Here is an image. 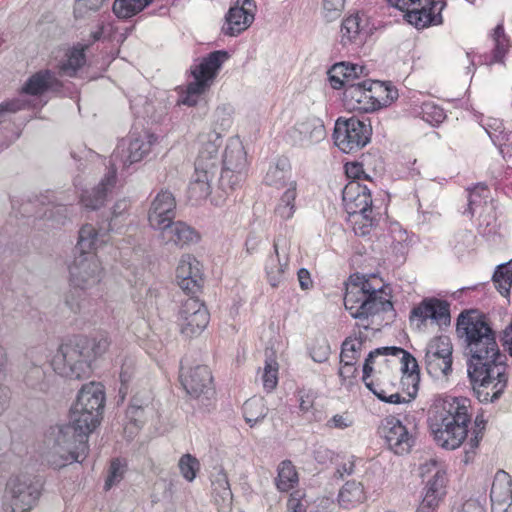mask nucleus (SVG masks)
Instances as JSON below:
<instances>
[{
  "mask_svg": "<svg viewBox=\"0 0 512 512\" xmlns=\"http://www.w3.org/2000/svg\"><path fill=\"white\" fill-rule=\"evenodd\" d=\"M456 333L470 355L467 369L505 363L506 356L500 352L495 331L484 314L477 310L461 312Z\"/></svg>",
  "mask_w": 512,
  "mask_h": 512,
  "instance_id": "f257e3e1",
  "label": "nucleus"
},
{
  "mask_svg": "<svg viewBox=\"0 0 512 512\" xmlns=\"http://www.w3.org/2000/svg\"><path fill=\"white\" fill-rule=\"evenodd\" d=\"M471 402L465 397L437 396L429 411V427L443 448H458L468 435Z\"/></svg>",
  "mask_w": 512,
  "mask_h": 512,
  "instance_id": "f03ea898",
  "label": "nucleus"
},
{
  "mask_svg": "<svg viewBox=\"0 0 512 512\" xmlns=\"http://www.w3.org/2000/svg\"><path fill=\"white\" fill-rule=\"evenodd\" d=\"M89 433L71 422L51 426L44 438L45 458L54 468H62L69 463H81L87 456Z\"/></svg>",
  "mask_w": 512,
  "mask_h": 512,
  "instance_id": "7ed1b4c3",
  "label": "nucleus"
},
{
  "mask_svg": "<svg viewBox=\"0 0 512 512\" xmlns=\"http://www.w3.org/2000/svg\"><path fill=\"white\" fill-rule=\"evenodd\" d=\"M344 306L354 319H367L382 312L393 311L386 288H376L368 279L358 275L351 276L346 284Z\"/></svg>",
  "mask_w": 512,
  "mask_h": 512,
  "instance_id": "20e7f679",
  "label": "nucleus"
},
{
  "mask_svg": "<svg viewBox=\"0 0 512 512\" xmlns=\"http://www.w3.org/2000/svg\"><path fill=\"white\" fill-rule=\"evenodd\" d=\"M228 58L227 51L217 50L203 57L199 64L191 66L193 81L187 85L186 90L180 95L178 104L193 107L203 103L206 106L204 95L212 86L223 63Z\"/></svg>",
  "mask_w": 512,
  "mask_h": 512,
  "instance_id": "39448f33",
  "label": "nucleus"
},
{
  "mask_svg": "<svg viewBox=\"0 0 512 512\" xmlns=\"http://www.w3.org/2000/svg\"><path fill=\"white\" fill-rule=\"evenodd\" d=\"M87 343L85 336H76L62 343L51 361L53 371L70 379L87 377L92 363L86 350Z\"/></svg>",
  "mask_w": 512,
  "mask_h": 512,
  "instance_id": "423d86ee",
  "label": "nucleus"
},
{
  "mask_svg": "<svg viewBox=\"0 0 512 512\" xmlns=\"http://www.w3.org/2000/svg\"><path fill=\"white\" fill-rule=\"evenodd\" d=\"M104 401L103 386L100 383L83 385L70 409L71 422L80 425L81 429L90 434L100 424Z\"/></svg>",
  "mask_w": 512,
  "mask_h": 512,
  "instance_id": "0eeeda50",
  "label": "nucleus"
},
{
  "mask_svg": "<svg viewBox=\"0 0 512 512\" xmlns=\"http://www.w3.org/2000/svg\"><path fill=\"white\" fill-rule=\"evenodd\" d=\"M39 478L21 474L11 477L4 491V506L10 512H30L38 503L42 493Z\"/></svg>",
  "mask_w": 512,
  "mask_h": 512,
  "instance_id": "6e6552de",
  "label": "nucleus"
},
{
  "mask_svg": "<svg viewBox=\"0 0 512 512\" xmlns=\"http://www.w3.org/2000/svg\"><path fill=\"white\" fill-rule=\"evenodd\" d=\"M467 373L474 394L480 402L498 400L507 386L505 363L470 368Z\"/></svg>",
  "mask_w": 512,
  "mask_h": 512,
  "instance_id": "1a4fd4ad",
  "label": "nucleus"
},
{
  "mask_svg": "<svg viewBox=\"0 0 512 512\" xmlns=\"http://www.w3.org/2000/svg\"><path fill=\"white\" fill-rule=\"evenodd\" d=\"M344 100L353 109L369 110L367 104L374 99L379 106H387L398 97V91L380 81L362 80L348 83Z\"/></svg>",
  "mask_w": 512,
  "mask_h": 512,
  "instance_id": "9d476101",
  "label": "nucleus"
},
{
  "mask_svg": "<svg viewBox=\"0 0 512 512\" xmlns=\"http://www.w3.org/2000/svg\"><path fill=\"white\" fill-rule=\"evenodd\" d=\"M47 349L44 346L29 348L25 354V363L22 367L23 383L34 392H47L54 379L50 371L51 364L46 365L48 360Z\"/></svg>",
  "mask_w": 512,
  "mask_h": 512,
  "instance_id": "9b49d317",
  "label": "nucleus"
},
{
  "mask_svg": "<svg viewBox=\"0 0 512 512\" xmlns=\"http://www.w3.org/2000/svg\"><path fill=\"white\" fill-rule=\"evenodd\" d=\"M388 3L405 12L406 21L417 29L442 24L443 0H387Z\"/></svg>",
  "mask_w": 512,
  "mask_h": 512,
  "instance_id": "f8f14e48",
  "label": "nucleus"
},
{
  "mask_svg": "<svg viewBox=\"0 0 512 512\" xmlns=\"http://www.w3.org/2000/svg\"><path fill=\"white\" fill-rule=\"evenodd\" d=\"M372 129L370 123L355 116L338 118L334 128V142L344 153L358 151L370 141Z\"/></svg>",
  "mask_w": 512,
  "mask_h": 512,
  "instance_id": "ddd939ff",
  "label": "nucleus"
},
{
  "mask_svg": "<svg viewBox=\"0 0 512 512\" xmlns=\"http://www.w3.org/2000/svg\"><path fill=\"white\" fill-rule=\"evenodd\" d=\"M69 274L75 288L87 290L100 284L105 272L95 253H79L69 266Z\"/></svg>",
  "mask_w": 512,
  "mask_h": 512,
  "instance_id": "4468645a",
  "label": "nucleus"
},
{
  "mask_svg": "<svg viewBox=\"0 0 512 512\" xmlns=\"http://www.w3.org/2000/svg\"><path fill=\"white\" fill-rule=\"evenodd\" d=\"M453 345L446 335L432 338L425 352V366L428 374L433 378L448 377L452 372Z\"/></svg>",
  "mask_w": 512,
  "mask_h": 512,
  "instance_id": "2eb2a0df",
  "label": "nucleus"
},
{
  "mask_svg": "<svg viewBox=\"0 0 512 512\" xmlns=\"http://www.w3.org/2000/svg\"><path fill=\"white\" fill-rule=\"evenodd\" d=\"M210 314L203 302L195 297L183 301L179 311V326L186 337L200 335L209 324Z\"/></svg>",
  "mask_w": 512,
  "mask_h": 512,
  "instance_id": "dca6fc26",
  "label": "nucleus"
},
{
  "mask_svg": "<svg viewBox=\"0 0 512 512\" xmlns=\"http://www.w3.org/2000/svg\"><path fill=\"white\" fill-rule=\"evenodd\" d=\"M179 379L186 393L193 398L209 400L215 393L212 373L206 365L185 370L182 360Z\"/></svg>",
  "mask_w": 512,
  "mask_h": 512,
  "instance_id": "f3484780",
  "label": "nucleus"
},
{
  "mask_svg": "<svg viewBox=\"0 0 512 512\" xmlns=\"http://www.w3.org/2000/svg\"><path fill=\"white\" fill-rule=\"evenodd\" d=\"M379 432L385 439L389 449L397 455L409 453L415 444L413 434H411L407 427L394 416H389L384 419Z\"/></svg>",
  "mask_w": 512,
  "mask_h": 512,
  "instance_id": "a211bd4d",
  "label": "nucleus"
},
{
  "mask_svg": "<svg viewBox=\"0 0 512 512\" xmlns=\"http://www.w3.org/2000/svg\"><path fill=\"white\" fill-rule=\"evenodd\" d=\"M156 140L157 138L154 135L147 133L138 137L131 136L127 148L123 143L117 146L113 152L111 156L112 165L114 166L118 161H121L124 167H128L141 161L150 152L151 146Z\"/></svg>",
  "mask_w": 512,
  "mask_h": 512,
  "instance_id": "6ab92c4d",
  "label": "nucleus"
},
{
  "mask_svg": "<svg viewBox=\"0 0 512 512\" xmlns=\"http://www.w3.org/2000/svg\"><path fill=\"white\" fill-rule=\"evenodd\" d=\"M410 319H417L420 324H425L427 320H431L438 326H447L451 321L450 305L445 300L426 298L411 310Z\"/></svg>",
  "mask_w": 512,
  "mask_h": 512,
  "instance_id": "aec40b11",
  "label": "nucleus"
},
{
  "mask_svg": "<svg viewBox=\"0 0 512 512\" xmlns=\"http://www.w3.org/2000/svg\"><path fill=\"white\" fill-rule=\"evenodd\" d=\"M176 201L173 194L168 190H161L157 193L151 202L148 211V221L150 226L157 230L166 223L172 221L176 215Z\"/></svg>",
  "mask_w": 512,
  "mask_h": 512,
  "instance_id": "412c9836",
  "label": "nucleus"
},
{
  "mask_svg": "<svg viewBox=\"0 0 512 512\" xmlns=\"http://www.w3.org/2000/svg\"><path fill=\"white\" fill-rule=\"evenodd\" d=\"M326 137L323 121L315 116L298 122L290 132V138L295 145L309 147L319 143Z\"/></svg>",
  "mask_w": 512,
  "mask_h": 512,
  "instance_id": "4be33fe9",
  "label": "nucleus"
},
{
  "mask_svg": "<svg viewBox=\"0 0 512 512\" xmlns=\"http://www.w3.org/2000/svg\"><path fill=\"white\" fill-rule=\"evenodd\" d=\"M157 230L160 231V239L165 245L183 248L199 240L198 232L183 221L172 220Z\"/></svg>",
  "mask_w": 512,
  "mask_h": 512,
  "instance_id": "5701e85b",
  "label": "nucleus"
},
{
  "mask_svg": "<svg viewBox=\"0 0 512 512\" xmlns=\"http://www.w3.org/2000/svg\"><path fill=\"white\" fill-rule=\"evenodd\" d=\"M179 287L188 294L197 293L202 285L200 262L192 255H184L176 269Z\"/></svg>",
  "mask_w": 512,
  "mask_h": 512,
  "instance_id": "b1692460",
  "label": "nucleus"
},
{
  "mask_svg": "<svg viewBox=\"0 0 512 512\" xmlns=\"http://www.w3.org/2000/svg\"><path fill=\"white\" fill-rule=\"evenodd\" d=\"M342 199L347 214L372 212L370 191L357 181H351L344 187Z\"/></svg>",
  "mask_w": 512,
  "mask_h": 512,
  "instance_id": "393cba45",
  "label": "nucleus"
},
{
  "mask_svg": "<svg viewBox=\"0 0 512 512\" xmlns=\"http://www.w3.org/2000/svg\"><path fill=\"white\" fill-rule=\"evenodd\" d=\"M288 267V254L284 250L280 252L278 244L274 241L273 252L268 255L264 266L267 281L273 288L285 281Z\"/></svg>",
  "mask_w": 512,
  "mask_h": 512,
  "instance_id": "a878e982",
  "label": "nucleus"
},
{
  "mask_svg": "<svg viewBox=\"0 0 512 512\" xmlns=\"http://www.w3.org/2000/svg\"><path fill=\"white\" fill-rule=\"evenodd\" d=\"M201 148L195 161V166L209 170L219 171L218 150L222 144V138L218 132H210L201 138Z\"/></svg>",
  "mask_w": 512,
  "mask_h": 512,
  "instance_id": "bb28decb",
  "label": "nucleus"
},
{
  "mask_svg": "<svg viewBox=\"0 0 512 512\" xmlns=\"http://www.w3.org/2000/svg\"><path fill=\"white\" fill-rule=\"evenodd\" d=\"M400 355H402L401 370L403 372L401 385L403 389L406 390L408 395V399L405 398L404 402H410L416 397L418 392L420 383L419 366L415 357L403 348L402 352H400Z\"/></svg>",
  "mask_w": 512,
  "mask_h": 512,
  "instance_id": "cd10ccee",
  "label": "nucleus"
},
{
  "mask_svg": "<svg viewBox=\"0 0 512 512\" xmlns=\"http://www.w3.org/2000/svg\"><path fill=\"white\" fill-rule=\"evenodd\" d=\"M264 182L277 189H286L290 183H297L292 177L291 165L287 158H279L270 164Z\"/></svg>",
  "mask_w": 512,
  "mask_h": 512,
  "instance_id": "c85d7f7f",
  "label": "nucleus"
},
{
  "mask_svg": "<svg viewBox=\"0 0 512 512\" xmlns=\"http://www.w3.org/2000/svg\"><path fill=\"white\" fill-rule=\"evenodd\" d=\"M218 172L195 166V171L189 184L190 199L200 201L206 199L212 189V181Z\"/></svg>",
  "mask_w": 512,
  "mask_h": 512,
  "instance_id": "c756f323",
  "label": "nucleus"
},
{
  "mask_svg": "<svg viewBox=\"0 0 512 512\" xmlns=\"http://www.w3.org/2000/svg\"><path fill=\"white\" fill-rule=\"evenodd\" d=\"M60 82L50 70H40L30 76L22 87V92L32 96L42 95L49 90H56Z\"/></svg>",
  "mask_w": 512,
  "mask_h": 512,
  "instance_id": "7c9ffc66",
  "label": "nucleus"
},
{
  "mask_svg": "<svg viewBox=\"0 0 512 512\" xmlns=\"http://www.w3.org/2000/svg\"><path fill=\"white\" fill-rule=\"evenodd\" d=\"M239 0L236 5L230 7L225 19L226 22L222 27V32L228 36H237L245 31L254 21V14H250L243 8L239 7Z\"/></svg>",
  "mask_w": 512,
  "mask_h": 512,
  "instance_id": "2f4dec72",
  "label": "nucleus"
},
{
  "mask_svg": "<svg viewBox=\"0 0 512 512\" xmlns=\"http://www.w3.org/2000/svg\"><path fill=\"white\" fill-rule=\"evenodd\" d=\"M492 509L496 505L510 506L512 503V479L504 470H498L494 476L490 491Z\"/></svg>",
  "mask_w": 512,
  "mask_h": 512,
  "instance_id": "473e14b6",
  "label": "nucleus"
},
{
  "mask_svg": "<svg viewBox=\"0 0 512 512\" xmlns=\"http://www.w3.org/2000/svg\"><path fill=\"white\" fill-rule=\"evenodd\" d=\"M116 183V169L112 168L107 172L105 177L99 183L97 187H95L90 192H85L81 201L83 205L87 208H91L93 210L101 207L106 199L107 194L112 190Z\"/></svg>",
  "mask_w": 512,
  "mask_h": 512,
  "instance_id": "72a5a7b5",
  "label": "nucleus"
},
{
  "mask_svg": "<svg viewBox=\"0 0 512 512\" xmlns=\"http://www.w3.org/2000/svg\"><path fill=\"white\" fill-rule=\"evenodd\" d=\"M110 230H112L111 222L107 228L101 227L98 230L91 224L83 225L79 231L76 249L79 250V253H94L93 250L97 249L99 243L106 242L104 237Z\"/></svg>",
  "mask_w": 512,
  "mask_h": 512,
  "instance_id": "f704fd0d",
  "label": "nucleus"
},
{
  "mask_svg": "<svg viewBox=\"0 0 512 512\" xmlns=\"http://www.w3.org/2000/svg\"><path fill=\"white\" fill-rule=\"evenodd\" d=\"M151 395L148 391L135 394L126 410V418L130 425L139 429L146 420V412L150 409Z\"/></svg>",
  "mask_w": 512,
  "mask_h": 512,
  "instance_id": "c9c22d12",
  "label": "nucleus"
},
{
  "mask_svg": "<svg viewBox=\"0 0 512 512\" xmlns=\"http://www.w3.org/2000/svg\"><path fill=\"white\" fill-rule=\"evenodd\" d=\"M222 164V169L246 171V152L242 143L238 139H230L228 141L224 151Z\"/></svg>",
  "mask_w": 512,
  "mask_h": 512,
  "instance_id": "e433bc0d",
  "label": "nucleus"
},
{
  "mask_svg": "<svg viewBox=\"0 0 512 512\" xmlns=\"http://www.w3.org/2000/svg\"><path fill=\"white\" fill-rule=\"evenodd\" d=\"M366 500V493L362 483L354 480L347 481L338 494V502L341 507L349 509Z\"/></svg>",
  "mask_w": 512,
  "mask_h": 512,
  "instance_id": "4c0bfd02",
  "label": "nucleus"
},
{
  "mask_svg": "<svg viewBox=\"0 0 512 512\" xmlns=\"http://www.w3.org/2000/svg\"><path fill=\"white\" fill-rule=\"evenodd\" d=\"M297 183H290L280 195L274 214L281 220L291 219L296 212Z\"/></svg>",
  "mask_w": 512,
  "mask_h": 512,
  "instance_id": "58836bf2",
  "label": "nucleus"
},
{
  "mask_svg": "<svg viewBox=\"0 0 512 512\" xmlns=\"http://www.w3.org/2000/svg\"><path fill=\"white\" fill-rule=\"evenodd\" d=\"M373 372V366L364 363L363 365V377L362 380L365 384V386L381 401L390 403V404H400L404 403L405 398L400 395V393H392L389 396H387V391L383 389L380 379H377L376 381H369V377L371 376Z\"/></svg>",
  "mask_w": 512,
  "mask_h": 512,
  "instance_id": "ea45409f",
  "label": "nucleus"
},
{
  "mask_svg": "<svg viewBox=\"0 0 512 512\" xmlns=\"http://www.w3.org/2000/svg\"><path fill=\"white\" fill-rule=\"evenodd\" d=\"M268 410L263 398L252 397L243 404V417L250 427H254L267 416Z\"/></svg>",
  "mask_w": 512,
  "mask_h": 512,
  "instance_id": "a19ab883",
  "label": "nucleus"
},
{
  "mask_svg": "<svg viewBox=\"0 0 512 512\" xmlns=\"http://www.w3.org/2000/svg\"><path fill=\"white\" fill-rule=\"evenodd\" d=\"M275 482L277 489L281 492L289 491L298 483V474L290 460H284L279 464Z\"/></svg>",
  "mask_w": 512,
  "mask_h": 512,
  "instance_id": "79ce46f5",
  "label": "nucleus"
},
{
  "mask_svg": "<svg viewBox=\"0 0 512 512\" xmlns=\"http://www.w3.org/2000/svg\"><path fill=\"white\" fill-rule=\"evenodd\" d=\"M361 18L358 14L345 18L341 25V43L343 45L349 43L361 42Z\"/></svg>",
  "mask_w": 512,
  "mask_h": 512,
  "instance_id": "37998d69",
  "label": "nucleus"
},
{
  "mask_svg": "<svg viewBox=\"0 0 512 512\" xmlns=\"http://www.w3.org/2000/svg\"><path fill=\"white\" fill-rule=\"evenodd\" d=\"M492 39L494 41V48L487 64L492 65L494 63H503V59L509 48V38L504 32V26L502 24H498L495 27Z\"/></svg>",
  "mask_w": 512,
  "mask_h": 512,
  "instance_id": "c03bdc74",
  "label": "nucleus"
},
{
  "mask_svg": "<svg viewBox=\"0 0 512 512\" xmlns=\"http://www.w3.org/2000/svg\"><path fill=\"white\" fill-rule=\"evenodd\" d=\"M493 281L496 289L502 296L508 297L510 295L512 287V260L497 267L493 275Z\"/></svg>",
  "mask_w": 512,
  "mask_h": 512,
  "instance_id": "a18cd8bd",
  "label": "nucleus"
},
{
  "mask_svg": "<svg viewBox=\"0 0 512 512\" xmlns=\"http://www.w3.org/2000/svg\"><path fill=\"white\" fill-rule=\"evenodd\" d=\"M151 2L152 0H115L113 12L118 18H130L142 11Z\"/></svg>",
  "mask_w": 512,
  "mask_h": 512,
  "instance_id": "49530a36",
  "label": "nucleus"
},
{
  "mask_svg": "<svg viewBox=\"0 0 512 512\" xmlns=\"http://www.w3.org/2000/svg\"><path fill=\"white\" fill-rule=\"evenodd\" d=\"M433 467L435 468V472L427 480L426 485L423 489V494L431 497L435 496L436 499L442 500L446 494V473L443 470L438 469L435 463H433Z\"/></svg>",
  "mask_w": 512,
  "mask_h": 512,
  "instance_id": "de8ad7c7",
  "label": "nucleus"
},
{
  "mask_svg": "<svg viewBox=\"0 0 512 512\" xmlns=\"http://www.w3.org/2000/svg\"><path fill=\"white\" fill-rule=\"evenodd\" d=\"M87 352L90 354L91 362L103 355L109 348L111 340L109 334L105 331L97 332L91 338L87 337Z\"/></svg>",
  "mask_w": 512,
  "mask_h": 512,
  "instance_id": "09e8293b",
  "label": "nucleus"
},
{
  "mask_svg": "<svg viewBox=\"0 0 512 512\" xmlns=\"http://www.w3.org/2000/svg\"><path fill=\"white\" fill-rule=\"evenodd\" d=\"M372 212L348 214L347 221L351 224L353 231L358 236H366L370 234L374 226V219L371 217Z\"/></svg>",
  "mask_w": 512,
  "mask_h": 512,
  "instance_id": "8fccbe9b",
  "label": "nucleus"
},
{
  "mask_svg": "<svg viewBox=\"0 0 512 512\" xmlns=\"http://www.w3.org/2000/svg\"><path fill=\"white\" fill-rule=\"evenodd\" d=\"M211 484L213 492L222 500H231L232 492L228 481L227 474L222 468H218L211 475Z\"/></svg>",
  "mask_w": 512,
  "mask_h": 512,
  "instance_id": "3c124183",
  "label": "nucleus"
},
{
  "mask_svg": "<svg viewBox=\"0 0 512 512\" xmlns=\"http://www.w3.org/2000/svg\"><path fill=\"white\" fill-rule=\"evenodd\" d=\"M85 63V54L83 49H73L67 56L60 66V73L65 76H75L78 69H80Z\"/></svg>",
  "mask_w": 512,
  "mask_h": 512,
  "instance_id": "603ef678",
  "label": "nucleus"
},
{
  "mask_svg": "<svg viewBox=\"0 0 512 512\" xmlns=\"http://www.w3.org/2000/svg\"><path fill=\"white\" fill-rule=\"evenodd\" d=\"M476 236L471 230L463 229L457 231L449 241L450 246L456 254H463L472 248Z\"/></svg>",
  "mask_w": 512,
  "mask_h": 512,
  "instance_id": "864d4df0",
  "label": "nucleus"
},
{
  "mask_svg": "<svg viewBox=\"0 0 512 512\" xmlns=\"http://www.w3.org/2000/svg\"><path fill=\"white\" fill-rule=\"evenodd\" d=\"M65 303L75 314L89 315L94 311L90 307V300L80 292H69L65 297Z\"/></svg>",
  "mask_w": 512,
  "mask_h": 512,
  "instance_id": "5fc2aeb1",
  "label": "nucleus"
},
{
  "mask_svg": "<svg viewBox=\"0 0 512 512\" xmlns=\"http://www.w3.org/2000/svg\"><path fill=\"white\" fill-rule=\"evenodd\" d=\"M245 171L221 169L219 177V187L227 193L228 190H234L245 179Z\"/></svg>",
  "mask_w": 512,
  "mask_h": 512,
  "instance_id": "6e6d98bb",
  "label": "nucleus"
},
{
  "mask_svg": "<svg viewBox=\"0 0 512 512\" xmlns=\"http://www.w3.org/2000/svg\"><path fill=\"white\" fill-rule=\"evenodd\" d=\"M263 387L267 392H271L278 383V363L272 356H267L262 374Z\"/></svg>",
  "mask_w": 512,
  "mask_h": 512,
  "instance_id": "4d7b16f0",
  "label": "nucleus"
},
{
  "mask_svg": "<svg viewBox=\"0 0 512 512\" xmlns=\"http://www.w3.org/2000/svg\"><path fill=\"white\" fill-rule=\"evenodd\" d=\"M468 191V208L464 211V214L473 216L475 207L481 205L482 202H486L489 190L485 184L478 183L473 188L468 189Z\"/></svg>",
  "mask_w": 512,
  "mask_h": 512,
  "instance_id": "13d9d810",
  "label": "nucleus"
},
{
  "mask_svg": "<svg viewBox=\"0 0 512 512\" xmlns=\"http://www.w3.org/2000/svg\"><path fill=\"white\" fill-rule=\"evenodd\" d=\"M178 467L183 478L188 482H192L200 470V463L191 454H184L179 460Z\"/></svg>",
  "mask_w": 512,
  "mask_h": 512,
  "instance_id": "bf43d9fd",
  "label": "nucleus"
},
{
  "mask_svg": "<svg viewBox=\"0 0 512 512\" xmlns=\"http://www.w3.org/2000/svg\"><path fill=\"white\" fill-rule=\"evenodd\" d=\"M345 0H323L322 14L327 22L338 19L344 9Z\"/></svg>",
  "mask_w": 512,
  "mask_h": 512,
  "instance_id": "052dcab7",
  "label": "nucleus"
},
{
  "mask_svg": "<svg viewBox=\"0 0 512 512\" xmlns=\"http://www.w3.org/2000/svg\"><path fill=\"white\" fill-rule=\"evenodd\" d=\"M125 465L119 459H113L110 463L108 476L105 481V489L109 490L113 485L119 483L124 476Z\"/></svg>",
  "mask_w": 512,
  "mask_h": 512,
  "instance_id": "680f3d73",
  "label": "nucleus"
},
{
  "mask_svg": "<svg viewBox=\"0 0 512 512\" xmlns=\"http://www.w3.org/2000/svg\"><path fill=\"white\" fill-rule=\"evenodd\" d=\"M363 345V337L360 335L358 338H347L344 340L341 346L340 358H344V353L347 356H353L354 362H357L360 357V352Z\"/></svg>",
  "mask_w": 512,
  "mask_h": 512,
  "instance_id": "e2e57ef3",
  "label": "nucleus"
},
{
  "mask_svg": "<svg viewBox=\"0 0 512 512\" xmlns=\"http://www.w3.org/2000/svg\"><path fill=\"white\" fill-rule=\"evenodd\" d=\"M340 363L341 367L338 371V375L342 382L356 375L357 368L355 367L356 362H354L353 356H347V354L344 353V358H340Z\"/></svg>",
  "mask_w": 512,
  "mask_h": 512,
  "instance_id": "0e129e2a",
  "label": "nucleus"
},
{
  "mask_svg": "<svg viewBox=\"0 0 512 512\" xmlns=\"http://www.w3.org/2000/svg\"><path fill=\"white\" fill-rule=\"evenodd\" d=\"M331 350L328 342L326 340H322L315 344L311 350L310 355L312 359L317 363H323L328 360L330 356Z\"/></svg>",
  "mask_w": 512,
  "mask_h": 512,
  "instance_id": "69168bd1",
  "label": "nucleus"
},
{
  "mask_svg": "<svg viewBox=\"0 0 512 512\" xmlns=\"http://www.w3.org/2000/svg\"><path fill=\"white\" fill-rule=\"evenodd\" d=\"M486 420L483 415H477L474 421L473 436L469 440V446L471 450L478 447L480 440L483 437V431L485 430Z\"/></svg>",
  "mask_w": 512,
  "mask_h": 512,
  "instance_id": "338daca9",
  "label": "nucleus"
},
{
  "mask_svg": "<svg viewBox=\"0 0 512 512\" xmlns=\"http://www.w3.org/2000/svg\"><path fill=\"white\" fill-rule=\"evenodd\" d=\"M334 502L330 498H320L314 503L308 504L303 512H330Z\"/></svg>",
  "mask_w": 512,
  "mask_h": 512,
  "instance_id": "774afa93",
  "label": "nucleus"
}]
</instances>
